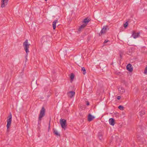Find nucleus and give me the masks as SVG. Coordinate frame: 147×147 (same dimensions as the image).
<instances>
[{
    "label": "nucleus",
    "mask_w": 147,
    "mask_h": 147,
    "mask_svg": "<svg viewBox=\"0 0 147 147\" xmlns=\"http://www.w3.org/2000/svg\"><path fill=\"white\" fill-rule=\"evenodd\" d=\"M30 44L28 43V40H26L23 43V46L24 50H25L26 53V57L28 56V53L29 52V48Z\"/></svg>",
    "instance_id": "f257e3e1"
},
{
    "label": "nucleus",
    "mask_w": 147,
    "mask_h": 147,
    "mask_svg": "<svg viewBox=\"0 0 147 147\" xmlns=\"http://www.w3.org/2000/svg\"><path fill=\"white\" fill-rule=\"evenodd\" d=\"M12 115L11 113H9V115L7 117V131H9V128L10 127L12 121Z\"/></svg>",
    "instance_id": "f03ea898"
},
{
    "label": "nucleus",
    "mask_w": 147,
    "mask_h": 147,
    "mask_svg": "<svg viewBox=\"0 0 147 147\" xmlns=\"http://www.w3.org/2000/svg\"><path fill=\"white\" fill-rule=\"evenodd\" d=\"M50 37L48 35L43 36L41 39V42L43 44L45 42H47L49 41Z\"/></svg>",
    "instance_id": "7ed1b4c3"
},
{
    "label": "nucleus",
    "mask_w": 147,
    "mask_h": 147,
    "mask_svg": "<svg viewBox=\"0 0 147 147\" xmlns=\"http://www.w3.org/2000/svg\"><path fill=\"white\" fill-rule=\"evenodd\" d=\"M45 109L43 107L40 111V113L39 116V120L40 121L41 118L45 115Z\"/></svg>",
    "instance_id": "20e7f679"
},
{
    "label": "nucleus",
    "mask_w": 147,
    "mask_h": 147,
    "mask_svg": "<svg viewBox=\"0 0 147 147\" xmlns=\"http://www.w3.org/2000/svg\"><path fill=\"white\" fill-rule=\"evenodd\" d=\"M60 122L62 127L65 129L67 126V125L66 124V120L64 119H61L60 121Z\"/></svg>",
    "instance_id": "39448f33"
},
{
    "label": "nucleus",
    "mask_w": 147,
    "mask_h": 147,
    "mask_svg": "<svg viewBox=\"0 0 147 147\" xmlns=\"http://www.w3.org/2000/svg\"><path fill=\"white\" fill-rule=\"evenodd\" d=\"M107 27L108 26H104L100 32L99 33V35L100 36L102 34L105 33L107 31Z\"/></svg>",
    "instance_id": "423d86ee"
},
{
    "label": "nucleus",
    "mask_w": 147,
    "mask_h": 147,
    "mask_svg": "<svg viewBox=\"0 0 147 147\" xmlns=\"http://www.w3.org/2000/svg\"><path fill=\"white\" fill-rule=\"evenodd\" d=\"M8 1V0H1V7H4L5 6V5H7Z\"/></svg>",
    "instance_id": "0eeeda50"
},
{
    "label": "nucleus",
    "mask_w": 147,
    "mask_h": 147,
    "mask_svg": "<svg viewBox=\"0 0 147 147\" xmlns=\"http://www.w3.org/2000/svg\"><path fill=\"white\" fill-rule=\"evenodd\" d=\"M75 94V92L74 91H71L67 93L68 96L71 98L73 97Z\"/></svg>",
    "instance_id": "6e6552de"
},
{
    "label": "nucleus",
    "mask_w": 147,
    "mask_h": 147,
    "mask_svg": "<svg viewBox=\"0 0 147 147\" xmlns=\"http://www.w3.org/2000/svg\"><path fill=\"white\" fill-rule=\"evenodd\" d=\"M127 69L130 72L132 71L133 69L132 65L130 64L127 65L126 67Z\"/></svg>",
    "instance_id": "1a4fd4ad"
},
{
    "label": "nucleus",
    "mask_w": 147,
    "mask_h": 147,
    "mask_svg": "<svg viewBox=\"0 0 147 147\" xmlns=\"http://www.w3.org/2000/svg\"><path fill=\"white\" fill-rule=\"evenodd\" d=\"M109 124L112 125L113 126L115 125V121L114 120L113 118H110L109 120Z\"/></svg>",
    "instance_id": "9d476101"
},
{
    "label": "nucleus",
    "mask_w": 147,
    "mask_h": 147,
    "mask_svg": "<svg viewBox=\"0 0 147 147\" xmlns=\"http://www.w3.org/2000/svg\"><path fill=\"white\" fill-rule=\"evenodd\" d=\"M94 118V117L89 114L88 116V120L89 121H92Z\"/></svg>",
    "instance_id": "9b49d317"
},
{
    "label": "nucleus",
    "mask_w": 147,
    "mask_h": 147,
    "mask_svg": "<svg viewBox=\"0 0 147 147\" xmlns=\"http://www.w3.org/2000/svg\"><path fill=\"white\" fill-rule=\"evenodd\" d=\"M90 20L88 19L87 18H85L83 22V23H84V24H86L87 25V24L90 22Z\"/></svg>",
    "instance_id": "f8f14e48"
},
{
    "label": "nucleus",
    "mask_w": 147,
    "mask_h": 147,
    "mask_svg": "<svg viewBox=\"0 0 147 147\" xmlns=\"http://www.w3.org/2000/svg\"><path fill=\"white\" fill-rule=\"evenodd\" d=\"M118 90L120 92L121 94L125 92V89L121 87H119L118 88Z\"/></svg>",
    "instance_id": "ddd939ff"
},
{
    "label": "nucleus",
    "mask_w": 147,
    "mask_h": 147,
    "mask_svg": "<svg viewBox=\"0 0 147 147\" xmlns=\"http://www.w3.org/2000/svg\"><path fill=\"white\" fill-rule=\"evenodd\" d=\"M103 133L102 132H99L98 133V137L99 139L101 140L102 139V136Z\"/></svg>",
    "instance_id": "4468645a"
},
{
    "label": "nucleus",
    "mask_w": 147,
    "mask_h": 147,
    "mask_svg": "<svg viewBox=\"0 0 147 147\" xmlns=\"http://www.w3.org/2000/svg\"><path fill=\"white\" fill-rule=\"evenodd\" d=\"M86 26V24H84L81 25L78 29V32H80L81 30L85 27Z\"/></svg>",
    "instance_id": "2eb2a0df"
},
{
    "label": "nucleus",
    "mask_w": 147,
    "mask_h": 147,
    "mask_svg": "<svg viewBox=\"0 0 147 147\" xmlns=\"http://www.w3.org/2000/svg\"><path fill=\"white\" fill-rule=\"evenodd\" d=\"M139 36V33H136L134 32L133 33L132 35V36L134 38H137Z\"/></svg>",
    "instance_id": "dca6fc26"
},
{
    "label": "nucleus",
    "mask_w": 147,
    "mask_h": 147,
    "mask_svg": "<svg viewBox=\"0 0 147 147\" xmlns=\"http://www.w3.org/2000/svg\"><path fill=\"white\" fill-rule=\"evenodd\" d=\"M74 74L73 73H71L70 75V80H71V81H70L71 82H72V81H73V80L74 78Z\"/></svg>",
    "instance_id": "f3484780"
},
{
    "label": "nucleus",
    "mask_w": 147,
    "mask_h": 147,
    "mask_svg": "<svg viewBox=\"0 0 147 147\" xmlns=\"http://www.w3.org/2000/svg\"><path fill=\"white\" fill-rule=\"evenodd\" d=\"M57 22V20H55L54 21L53 23V29L55 30L56 28V23Z\"/></svg>",
    "instance_id": "a211bd4d"
},
{
    "label": "nucleus",
    "mask_w": 147,
    "mask_h": 147,
    "mask_svg": "<svg viewBox=\"0 0 147 147\" xmlns=\"http://www.w3.org/2000/svg\"><path fill=\"white\" fill-rule=\"evenodd\" d=\"M53 133L55 135L57 136H60V134H59L57 131L55 129H53Z\"/></svg>",
    "instance_id": "6ab92c4d"
},
{
    "label": "nucleus",
    "mask_w": 147,
    "mask_h": 147,
    "mask_svg": "<svg viewBox=\"0 0 147 147\" xmlns=\"http://www.w3.org/2000/svg\"><path fill=\"white\" fill-rule=\"evenodd\" d=\"M81 70L82 71H83V74H85L86 73V70L84 67H82Z\"/></svg>",
    "instance_id": "aec40b11"
},
{
    "label": "nucleus",
    "mask_w": 147,
    "mask_h": 147,
    "mask_svg": "<svg viewBox=\"0 0 147 147\" xmlns=\"http://www.w3.org/2000/svg\"><path fill=\"white\" fill-rule=\"evenodd\" d=\"M128 23L127 22H126L124 24H123V26L125 27V28H126L128 26Z\"/></svg>",
    "instance_id": "412c9836"
},
{
    "label": "nucleus",
    "mask_w": 147,
    "mask_h": 147,
    "mask_svg": "<svg viewBox=\"0 0 147 147\" xmlns=\"http://www.w3.org/2000/svg\"><path fill=\"white\" fill-rule=\"evenodd\" d=\"M118 108L121 110H122L123 109L124 107L121 105H120L118 107Z\"/></svg>",
    "instance_id": "4be33fe9"
},
{
    "label": "nucleus",
    "mask_w": 147,
    "mask_h": 147,
    "mask_svg": "<svg viewBox=\"0 0 147 147\" xmlns=\"http://www.w3.org/2000/svg\"><path fill=\"white\" fill-rule=\"evenodd\" d=\"M144 114V111H141L140 112V114L141 116H142Z\"/></svg>",
    "instance_id": "5701e85b"
},
{
    "label": "nucleus",
    "mask_w": 147,
    "mask_h": 147,
    "mask_svg": "<svg viewBox=\"0 0 147 147\" xmlns=\"http://www.w3.org/2000/svg\"><path fill=\"white\" fill-rule=\"evenodd\" d=\"M144 73L145 74H146L147 73V66L145 69Z\"/></svg>",
    "instance_id": "b1692460"
},
{
    "label": "nucleus",
    "mask_w": 147,
    "mask_h": 147,
    "mask_svg": "<svg viewBox=\"0 0 147 147\" xmlns=\"http://www.w3.org/2000/svg\"><path fill=\"white\" fill-rule=\"evenodd\" d=\"M109 40H105V41H104V43H107L108 42H109Z\"/></svg>",
    "instance_id": "393cba45"
},
{
    "label": "nucleus",
    "mask_w": 147,
    "mask_h": 147,
    "mask_svg": "<svg viewBox=\"0 0 147 147\" xmlns=\"http://www.w3.org/2000/svg\"><path fill=\"white\" fill-rule=\"evenodd\" d=\"M86 105H89V102L87 101H86Z\"/></svg>",
    "instance_id": "a878e982"
},
{
    "label": "nucleus",
    "mask_w": 147,
    "mask_h": 147,
    "mask_svg": "<svg viewBox=\"0 0 147 147\" xmlns=\"http://www.w3.org/2000/svg\"><path fill=\"white\" fill-rule=\"evenodd\" d=\"M121 98V97L120 96H118L117 97V99L118 100H119Z\"/></svg>",
    "instance_id": "bb28decb"
},
{
    "label": "nucleus",
    "mask_w": 147,
    "mask_h": 147,
    "mask_svg": "<svg viewBox=\"0 0 147 147\" xmlns=\"http://www.w3.org/2000/svg\"><path fill=\"white\" fill-rule=\"evenodd\" d=\"M50 121H49V128H50Z\"/></svg>",
    "instance_id": "cd10ccee"
},
{
    "label": "nucleus",
    "mask_w": 147,
    "mask_h": 147,
    "mask_svg": "<svg viewBox=\"0 0 147 147\" xmlns=\"http://www.w3.org/2000/svg\"><path fill=\"white\" fill-rule=\"evenodd\" d=\"M27 56L26 57V56L25 58L26 59V60H27Z\"/></svg>",
    "instance_id": "c85d7f7f"
},
{
    "label": "nucleus",
    "mask_w": 147,
    "mask_h": 147,
    "mask_svg": "<svg viewBox=\"0 0 147 147\" xmlns=\"http://www.w3.org/2000/svg\"><path fill=\"white\" fill-rule=\"evenodd\" d=\"M145 28L146 29H147V26H146L145 27Z\"/></svg>",
    "instance_id": "c756f323"
},
{
    "label": "nucleus",
    "mask_w": 147,
    "mask_h": 147,
    "mask_svg": "<svg viewBox=\"0 0 147 147\" xmlns=\"http://www.w3.org/2000/svg\"><path fill=\"white\" fill-rule=\"evenodd\" d=\"M120 56L121 57V54H120Z\"/></svg>",
    "instance_id": "7c9ffc66"
},
{
    "label": "nucleus",
    "mask_w": 147,
    "mask_h": 147,
    "mask_svg": "<svg viewBox=\"0 0 147 147\" xmlns=\"http://www.w3.org/2000/svg\"><path fill=\"white\" fill-rule=\"evenodd\" d=\"M47 0H45V1H47Z\"/></svg>",
    "instance_id": "2f4dec72"
}]
</instances>
